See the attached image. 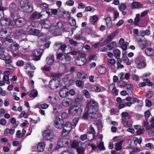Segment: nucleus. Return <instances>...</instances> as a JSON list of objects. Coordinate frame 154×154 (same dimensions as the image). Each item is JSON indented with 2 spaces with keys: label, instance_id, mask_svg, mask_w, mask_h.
Instances as JSON below:
<instances>
[{
  "label": "nucleus",
  "instance_id": "obj_10",
  "mask_svg": "<svg viewBox=\"0 0 154 154\" xmlns=\"http://www.w3.org/2000/svg\"><path fill=\"white\" fill-rule=\"evenodd\" d=\"M62 119L59 117H57L54 120L55 126L58 129L61 128L63 127V125L61 123Z\"/></svg>",
  "mask_w": 154,
  "mask_h": 154
},
{
  "label": "nucleus",
  "instance_id": "obj_46",
  "mask_svg": "<svg viewBox=\"0 0 154 154\" xmlns=\"http://www.w3.org/2000/svg\"><path fill=\"white\" fill-rule=\"evenodd\" d=\"M71 131L70 130H69L68 129H66L63 128L62 132V135L63 136H66Z\"/></svg>",
  "mask_w": 154,
  "mask_h": 154
},
{
  "label": "nucleus",
  "instance_id": "obj_51",
  "mask_svg": "<svg viewBox=\"0 0 154 154\" xmlns=\"http://www.w3.org/2000/svg\"><path fill=\"white\" fill-rule=\"evenodd\" d=\"M122 59L126 63L127 65H129L131 64V62L129 61V59L127 57H123Z\"/></svg>",
  "mask_w": 154,
  "mask_h": 154
},
{
  "label": "nucleus",
  "instance_id": "obj_63",
  "mask_svg": "<svg viewBox=\"0 0 154 154\" xmlns=\"http://www.w3.org/2000/svg\"><path fill=\"white\" fill-rule=\"evenodd\" d=\"M92 88L94 89V91L97 92L100 91L101 90L100 88L96 86H93Z\"/></svg>",
  "mask_w": 154,
  "mask_h": 154
},
{
  "label": "nucleus",
  "instance_id": "obj_58",
  "mask_svg": "<svg viewBox=\"0 0 154 154\" xmlns=\"http://www.w3.org/2000/svg\"><path fill=\"white\" fill-rule=\"evenodd\" d=\"M112 91L113 94L115 95H118L119 91L116 89V87H115V86H114V87L112 89Z\"/></svg>",
  "mask_w": 154,
  "mask_h": 154
},
{
  "label": "nucleus",
  "instance_id": "obj_41",
  "mask_svg": "<svg viewBox=\"0 0 154 154\" xmlns=\"http://www.w3.org/2000/svg\"><path fill=\"white\" fill-rule=\"evenodd\" d=\"M75 84L77 87L81 88H83L84 86L83 82L80 80H77Z\"/></svg>",
  "mask_w": 154,
  "mask_h": 154
},
{
  "label": "nucleus",
  "instance_id": "obj_19",
  "mask_svg": "<svg viewBox=\"0 0 154 154\" xmlns=\"http://www.w3.org/2000/svg\"><path fill=\"white\" fill-rule=\"evenodd\" d=\"M138 43L139 46L142 48H145L147 45V40L144 38L143 40L141 39H139L138 40Z\"/></svg>",
  "mask_w": 154,
  "mask_h": 154
},
{
  "label": "nucleus",
  "instance_id": "obj_64",
  "mask_svg": "<svg viewBox=\"0 0 154 154\" xmlns=\"http://www.w3.org/2000/svg\"><path fill=\"white\" fill-rule=\"evenodd\" d=\"M74 4V2L72 0H69L66 2V4L69 6H72Z\"/></svg>",
  "mask_w": 154,
  "mask_h": 154
},
{
  "label": "nucleus",
  "instance_id": "obj_49",
  "mask_svg": "<svg viewBox=\"0 0 154 154\" xmlns=\"http://www.w3.org/2000/svg\"><path fill=\"white\" fill-rule=\"evenodd\" d=\"M118 85L121 87H125L126 85V82L123 81H119L118 83Z\"/></svg>",
  "mask_w": 154,
  "mask_h": 154
},
{
  "label": "nucleus",
  "instance_id": "obj_25",
  "mask_svg": "<svg viewBox=\"0 0 154 154\" xmlns=\"http://www.w3.org/2000/svg\"><path fill=\"white\" fill-rule=\"evenodd\" d=\"M123 142V140H121L116 143L115 148L116 151H119L122 149V145Z\"/></svg>",
  "mask_w": 154,
  "mask_h": 154
},
{
  "label": "nucleus",
  "instance_id": "obj_57",
  "mask_svg": "<svg viewBox=\"0 0 154 154\" xmlns=\"http://www.w3.org/2000/svg\"><path fill=\"white\" fill-rule=\"evenodd\" d=\"M78 154H84V150L82 148H79L77 149Z\"/></svg>",
  "mask_w": 154,
  "mask_h": 154
},
{
  "label": "nucleus",
  "instance_id": "obj_26",
  "mask_svg": "<svg viewBox=\"0 0 154 154\" xmlns=\"http://www.w3.org/2000/svg\"><path fill=\"white\" fill-rule=\"evenodd\" d=\"M98 106L97 103L93 100H91L88 103L87 107L92 106L93 107H97Z\"/></svg>",
  "mask_w": 154,
  "mask_h": 154
},
{
  "label": "nucleus",
  "instance_id": "obj_16",
  "mask_svg": "<svg viewBox=\"0 0 154 154\" xmlns=\"http://www.w3.org/2000/svg\"><path fill=\"white\" fill-rule=\"evenodd\" d=\"M42 15L39 12L35 11L34 12L31 17V19L32 20H34L35 19L41 18Z\"/></svg>",
  "mask_w": 154,
  "mask_h": 154
},
{
  "label": "nucleus",
  "instance_id": "obj_62",
  "mask_svg": "<svg viewBox=\"0 0 154 154\" xmlns=\"http://www.w3.org/2000/svg\"><path fill=\"white\" fill-rule=\"evenodd\" d=\"M133 85L131 84H127L126 83V85L125 87H126L127 89H129L131 91H132L133 90Z\"/></svg>",
  "mask_w": 154,
  "mask_h": 154
},
{
  "label": "nucleus",
  "instance_id": "obj_45",
  "mask_svg": "<svg viewBox=\"0 0 154 154\" xmlns=\"http://www.w3.org/2000/svg\"><path fill=\"white\" fill-rule=\"evenodd\" d=\"M94 134L88 132L87 134V139H88L89 140H93L94 137Z\"/></svg>",
  "mask_w": 154,
  "mask_h": 154
},
{
  "label": "nucleus",
  "instance_id": "obj_33",
  "mask_svg": "<svg viewBox=\"0 0 154 154\" xmlns=\"http://www.w3.org/2000/svg\"><path fill=\"white\" fill-rule=\"evenodd\" d=\"M19 48V45L16 42L13 43L11 48L14 51H16Z\"/></svg>",
  "mask_w": 154,
  "mask_h": 154
},
{
  "label": "nucleus",
  "instance_id": "obj_11",
  "mask_svg": "<svg viewBox=\"0 0 154 154\" xmlns=\"http://www.w3.org/2000/svg\"><path fill=\"white\" fill-rule=\"evenodd\" d=\"M69 140L66 138L60 139L58 143V145L63 147L66 146L69 143Z\"/></svg>",
  "mask_w": 154,
  "mask_h": 154
},
{
  "label": "nucleus",
  "instance_id": "obj_18",
  "mask_svg": "<svg viewBox=\"0 0 154 154\" xmlns=\"http://www.w3.org/2000/svg\"><path fill=\"white\" fill-rule=\"evenodd\" d=\"M55 45L59 48V49L62 51L63 53L66 54L65 49L66 48V46L65 44L62 45L61 43H56Z\"/></svg>",
  "mask_w": 154,
  "mask_h": 154
},
{
  "label": "nucleus",
  "instance_id": "obj_59",
  "mask_svg": "<svg viewBox=\"0 0 154 154\" xmlns=\"http://www.w3.org/2000/svg\"><path fill=\"white\" fill-rule=\"evenodd\" d=\"M93 24H94L97 20L98 19V16L97 15L93 16L91 17Z\"/></svg>",
  "mask_w": 154,
  "mask_h": 154
},
{
  "label": "nucleus",
  "instance_id": "obj_52",
  "mask_svg": "<svg viewBox=\"0 0 154 154\" xmlns=\"http://www.w3.org/2000/svg\"><path fill=\"white\" fill-rule=\"evenodd\" d=\"M74 39L76 40H80L83 39L82 34H76L74 35Z\"/></svg>",
  "mask_w": 154,
  "mask_h": 154
},
{
  "label": "nucleus",
  "instance_id": "obj_2",
  "mask_svg": "<svg viewBox=\"0 0 154 154\" xmlns=\"http://www.w3.org/2000/svg\"><path fill=\"white\" fill-rule=\"evenodd\" d=\"M82 111V108L81 107H78L77 104H75L73 106L70 107L69 110V114L70 115L75 116L77 114L79 111L81 113Z\"/></svg>",
  "mask_w": 154,
  "mask_h": 154
},
{
  "label": "nucleus",
  "instance_id": "obj_38",
  "mask_svg": "<svg viewBox=\"0 0 154 154\" xmlns=\"http://www.w3.org/2000/svg\"><path fill=\"white\" fill-rule=\"evenodd\" d=\"M146 65V63L144 61H142L140 62L137 64V67L139 69H143L144 68Z\"/></svg>",
  "mask_w": 154,
  "mask_h": 154
},
{
  "label": "nucleus",
  "instance_id": "obj_32",
  "mask_svg": "<svg viewBox=\"0 0 154 154\" xmlns=\"http://www.w3.org/2000/svg\"><path fill=\"white\" fill-rule=\"evenodd\" d=\"M140 15L139 14H137L136 17L135 18L134 21V25L137 26L138 24V23L139 22L140 18Z\"/></svg>",
  "mask_w": 154,
  "mask_h": 154
},
{
  "label": "nucleus",
  "instance_id": "obj_29",
  "mask_svg": "<svg viewBox=\"0 0 154 154\" xmlns=\"http://www.w3.org/2000/svg\"><path fill=\"white\" fill-rule=\"evenodd\" d=\"M56 29L58 30H61L64 29V27L63 23L61 22L57 23L56 26Z\"/></svg>",
  "mask_w": 154,
  "mask_h": 154
},
{
  "label": "nucleus",
  "instance_id": "obj_3",
  "mask_svg": "<svg viewBox=\"0 0 154 154\" xmlns=\"http://www.w3.org/2000/svg\"><path fill=\"white\" fill-rule=\"evenodd\" d=\"M42 135L44 139L45 140H51L54 136L53 131L49 129L45 131L42 133Z\"/></svg>",
  "mask_w": 154,
  "mask_h": 154
},
{
  "label": "nucleus",
  "instance_id": "obj_27",
  "mask_svg": "<svg viewBox=\"0 0 154 154\" xmlns=\"http://www.w3.org/2000/svg\"><path fill=\"white\" fill-rule=\"evenodd\" d=\"M17 35L19 37H23L26 35V32L23 29H21L18 32Z\"/></svg>",
  "mask_w": 154,
  "mask_h": 154
},
{
  "label": "nucleus",
  "instance_id": "obj_60",
  "mask_svg": "<svg viewBox=\"0 0 154 154\" xmlns=\"http://www.w3.org/2000/svg\"><path fill=\"white\" fill-rule=\"evenodd\" d=\"M97 146L98 148L100 149H104V146L103 142L99 143V144Z\"/></svg>",
  "mask_w": 154,
  "mask_h": 154
},
{
  "label": "nucleus",
  "instance_id": "obj_37",
  "mask_svg": "<svg viewBox=\"0 0 154 154\" xmlns=\"http://www.w3.org/2000/svg\"><path fill=\"white\" fill-rule=\"evenodd\" d=\"M10 8L11 10V12H14L18 9V7L15 4H12L10 5Z\"/></svg>",
  "mask_w": 154,
  "mask_h": 154
},
{
  "label": "nucleus",
  "instance_id": "obj_48",
  "mask_svg": "<svg viewBox=\"0 0 154 154\" xmlns=\"http://www.w3.org/2000/svg\"><path fill=\"white\" fill-rule=\"evenodd\" d=\"M83 99V97L81 95H79L77 96V98L75 99V102H79L82 101Z\"/></svg>",
  "mask_w": 154,
  "mask_h": 154
},
{
  "label": "nucleus",
  "instance_id": "obj_9",
  "mask_svg": "<svg viewBox=\"0 0 154 154\" xmlns=\"http://www.w3.org/2000/svg\"><path fill=\"white\" fill-rule=\"evenodd\" d=\"M43 52V51L41 49H38L33 51V55L36 57L35 59V60H40Z\"/></svg>",
  "mask_w": 154,
  "mask_h": 154
},
{
  "label": "nucleus",
  "instance_id": "obj_30",
  "mask_svg": "<svg viewBox=\"0 0 154 154\" xmlns=\"http://www.w3.org/2000/svg\"><path fill=\"white\" fill-rule=\"evenodd\" d=\"M4 8L0 6V21H1L2 22L4 21L5 22L7 21V19H5L4 20L2 19V17H3V12Z\"/></svg>",
  "mask_w": 154,
  "mask_h": 154
},
{
  "label": "nucleus",
  "instance_id": "obj_61",
  "mask_svg": "<svg viewBox=\"0 0 154 154\" xmlns=\"http://www.w3.org/2000/svg\"><path fill=\"white\" fill-rule=\"evenodd\" d=\"M153 96V93L152 91H149L148 92L146 95V96L148 98H150Z\"/></svg>",
  "mask_w": 154,
  "mask_h": 154
},
{
  "label": "nucleus",
  "instance_id": "obj_36",
  "mask_svg": "<svg viewBox=\"0 0 154 154\" xmlns=\"http://www.w3.org/2000/svg\"><path fill=\"white\" fill-rule=\"evenodd\" d=\"M38 94V91L36 90H32L31 93L29 94V95L31 97H36Z\"/></svg>",
  "mask_w": 154,
  "mask_h": 154
},
{
  "label": "nucleus",
  "instance_id": "obj_44",
  "mask_svg": "<svg viewBox=\"0 0 154 154\" xmlns=\"http://www.w3.org/2000/svg\"><path fill=\"white\" fill-rule=\"evenodd\" d=\"M47 62L49 65L52 64L54 61V56H52L47 58Z\"/></svg>",
  "mask_w": 154,
  "mask_h": 154
},
{
  "label": "nucleus",
  "instance_id": "obj_17",
  "mask_svg": "<svg viewBox=\"0 0 154 154\" xmlns=\"http://www.w3.org/2000/svg\"><path fill=\"white\" fill-rule=\"evenodd\" d=\"M77 75V77L79 79H84L88 78L87 75L84 72H78Z\"/></svg>",
  "mask_w": 154,
  "mask_h": 154
},
{
  "label": "nucleus",
  "instance_id": "obj_14",
  "mask_svg": "<svg viewBox=\"0 0 154 154\" xmlns=\"http://www.w3.org/2000/svg\"><path fill=\"white\" fill-rule=\"evenodd\" d=\"M63 55V57L60 59V60L63 62L69 63L70 62L71 57L68 54V53L65 54Z\"/></svg>",
  "mask_w": 154,
  "mask_h": 154
},
{
  "label": "nucleus",
  "instance_id": "obj_22",
  "mask_svg": "<svg viewBox=\"0 0 154 154\" xmlns=\"http://www.w3.org/2000/svg\"><path fill=\"white\" fill-rule=\"evenodd\" d=\"M73 75L72 74H68L66 75L64 77V79L66 82L68 81L69 83H71L73 82Z\"/></svg>",
  "mask_w": 154,
  "mask_h": 154
},
{
  "label": "nucleus",
  "instance_id": "obj_50",
  "mask_svg": "<svg viewBox=\"0 0 154 154\" xmlns=\"http://www.w3.org/2000/svg\"><path fill=\"white\" fill-rule=\"evenodd\" d=\"M97 115L92 113L88 112V117L90 119H94L97 118Z\"/></svg>",
  "mask_w": 154,
  "mask_h": 154
},
{
  "label": "nucleus",
  "instance_id": "obj_20",
  "mask_svg": "<svg viewBox=\"0 0 154 154\" xmlns=\"http://www.w3.org/2000/svg\"><path fill=\"white\" fill-rule=\"evenodd\" d=\"M57 82V81L55 80H51L50 82L49 87L53 89L57 88L58 87L57 85H56Z\"/></svg>",
  "mask_w": 154,
  "mask_h": 154
},
{
  "label": "nucleus",
  "instance_id": "obj_56",
  "mask_svg": "<svg viewBox=\"0 0 154 154\" xmlns=\"http://www.w3.org/2000/svg\"><path fill=\"white\" fill-rule=\"evenodd\" d=\"M83 93L87 98H88L90 97L88 91L86 90H84L83 91Z\"/></svg>",
  "mask_w": 154,
  "mask_h": 154
},
{
  "label": "nucleus",
  "instance_id": "obj_23",
  "mask_svg": "<svg viewBox=\"0 0 154 154\" xmlns=\"http://www.w3.org/2000/svg\"><path fill=\"white\" fill-rule=\"evenodd\" d=\"M87 107L88 109V112L96 114V112L98 111V108L97 107L91 106Z\"/></svg>",
  "mask_w": 154,
  "mask_h": 154
},
{
  "label": "nucleus",
  "instance_id": "obj_55",
  "mask_svg": "<svg viewBox=\"0 0 154 154\" xmlns=\"http://www.w3.org/2000/svg\"><path fill=\"white\" fill-rule=\"evenodd\" d=\"M48 7V5L45 3H42L40 5V8L44 10L46 9Z\"/></svg>",
  "mask_w": 154,
  "mask_h": 154
},
{
  "label": "nucleus",
  "instance_id": "obj_24",
  "mask_svg": "<svg viewBox=\"0 0 154 154\" xmlns=\"http://www.w3.org/2000/svg\"><path fill=\"white\" fill-rule=\"evenodd\" d=\"M97 70L98 72L101 74L105 73L106 71V68L102 66L99 67L97 69Z\"/></svg>",
  "mask_w": 154,
  "mask_h": 154
},
{
  "label": "nucleus",
  "instance_id": "obj_31",
  "mask_svg": "<svg viewBox=\"0 0 154 154\" xmlns=\"http://www.w3.org/2000/svg\"><path fill=\"white\" fill-rule=\"evenodd\" d=\"M122 120L123 124L125 127L127 128L129 127H130L131 124L128 123V119H125L124 118H122Z\"/></svg>",
  "mask_w": 154,
  "mask_h": 154
},
{
  "label": "nucleus",
  "instance_id": "obj_42",
  "mask_svg": "<svg viewBox=\"0 0 154 154\" xmlns=\"http://www.w3.org/2000/svg\"><path fill=\"white\" fill-rule=\"evenodd\" d=\"M15 25H16V20H11L10 21L8 26L10 28H11L14 27Z\"/></svg>",
  "mask_w": 154,
  "mask_h": 154
},
{
  "label": "nucleus",
  "instance_id": "obj_43",
  "mask_svg": "<svg viewBox=\"0 0 154 154\" xmlns=\"http://www.w3.org/2000/svg\"><path fill=\"white\" fill-rule=\"evenodd\" d=\"M122 118H124L127 119H130L131 116L129 115V114L127 112H123L122 113Z\"/></svg>",
  "mask_w": 154,
  "mask_h": 154
},
{
  "label": "nucleus",
  "instance_id": "obj_8",
  "mask_svg": "<svg viewBox=\"0 0 154 154\" xmlns=\"http://www.w3.org/2000/svg\"><path fill=\"white\" fill-rule=\"evenodd\" d=\"M32 26V25L28 26L26 29L27 31L29 32L30 34L32 35L36 36L38 35L40 32L39 30L36 29H32L31 28Z\"/></svg>",
  "mask_w": 154,
  "mask_h": 154
},
{
  "label": "nucleus",
  "instance_id": "obj_5",
  "mask_svg": "<svg viewBox=\"0 0 154 154\" xmlns=\"http://www.w3.org/2000/svg\"><path fill=\"white\" fill-rule=\"evenodd\" d=\"M42 26L43 28L45 29H49L50 31L52 30L54 28V26H51V23L50 21L47 20L43 21L42 23Z\"/></svg>",
  "mask_w": 154,
  "mask_h": 154
},
{
  "label": "nucleus",
  "instance_id": "obj_34",
  "mask_svg": "<svg viewBox=\"0 0 154 154\" xmlns=\"http://www.w3.org/2000/svg\"><path fill=\"white\" fill-rule=\"evenodd\" d=\"M114 53L115 57L117 59H119L121 54L120 51L118 49H116L114 50Z\"/></svg>",
  "mask_w": 154,
  "mask_h": 154
},
{
  "label": "nucleus",
  "instance_id": "obj_39",
  "mask_svg": "<svg viewBox=\"0 0 154 154\" xmlns=\"http://www.w3.org/2000/svg\"><path fill=\"white\" fill-rule=\"evenodd\" d=\"M116 45V42L114 41L110 43L107 46L109 50H111Z\"/></svg>",
  "mask_w": 154,
  "mask_h": 154
},
{
  "label": "nucleus",
  "instance_id": "obj_1",
  "mask_svg": "<svg viewBox=\"0 0 154 154\" xmlns=\"http://www.w3.org/2000/svg\"><path fill=\"white\" fill-rule=\"evenodd\" d=\"M21 8L22 10L26 12H30L33 10L31 5L28 0H21L20 1Z\"/></svg>",
  "mask_w": 154,
  "mask_h": 154
},
{
  "label": "nucleus",
  "instance_id": "obj_12",
  "mask_svg": "<svg viewBox=\"0 0 154 154\" xmlns=\"http://www.w3.org/2000/svg\"><path fill=\"white\" fill-rule=\"evenodd\" d=\"M72 100L71 99L66 98L64 99L62 101L63 105L65 107H67L72 103Z\"/></svg>",
  "mask_w": 154,
  "mask_h": 154
},
{
  "label": "nucleus",
  "instance_id": "obj_21",
  "mask_svg": "<svg viewBox=\"0 0 154 154\" xmlns=\"http://www.w3.org/2000/svg\"><path fill=\"white\" fill-rule=\"evenodd\" d=\"M146 54L148 56H152L154 55V50L151 48H148L145 51Z\"/></svg>",
  "mask_w": 154,
  "mask_h": 154
},
{
  "label": "nucleus",
  "instance_id": "obj_28",
  "mask_svg": "<svg viewBox=\"0 0 154 154\" xmlns=\"http://www.w3.org/2000/svg\"><path fill=\"white\" fill-rule=\"evenodd\" d=\"M132 6L134 8H140L143 7V5L140 3L138 2H134L132 3Z\"/></svg>",
  "mask_w": 154,
  "mask_h": 154
},
{
  "label": "nucleus",
  "instance_id": "obj_13",
  "mask_svg": "<svg viewBox=\"0 0 154 154\" xmlns=\"http://www.w3.org/2000/svg\"><path fill=\"white\" fill-rule=\"evenodd\" d=\"M69 91L67 88H64L60 90L59 95L61 97H66L68 94Z\"/></svg>",
  "mask_w": 154,
  "mask_h": 154
},
{
  "label": "nucleus",
  "instance_id": "obj_7",
  "mask_svg": "<svg viewBox=\"0 0 154 154\" xmlns=\"http://www.w3.org/2000/svg\"><path fill=\"white\" fill-rule=\"evenodd\" d=\"M26 23L25 19L23 18H18L16 20V26L19 27L23 26Z\"/></svg>",
  "mask_w": 154,
  "mask_h": 154
},
{
  "label": "nucleus",
  "instance_id": "obj_54",
  "mask_svg": "<svg viewBox=\"0 0 154 154\" xmlns=\"http://www.w3.org/2000/svg\"><path fill=\"white\" fill-rule=\"evenodd\" d=\"M79 53H82L80 52H79L74 50H73V51H72L71 52V54L72 55H76L78 54L79 56L81 55V54H79Z\"/></svg>",
  "mask_w": 154,
  "mask_h": 154
},
{
  "label": "nucleus",
  "instance_id": "obj_4",
  "mask_svg": "<svg viewBox=\"0 0 154 154\" xmlns=\"http://www.w3.org/2000/svg\"><path fill=\"white\" fill-rule=\"evenodd\" d=\"M81 55L76 58L75 62L77 65L81 66L84 65L86 62L87 60L85 58V54L82 53H79Z\"/></svg>",
  "mask_w": 154,
  "mask_h": 154
},
{
  "label": "nucleus",
  "instance_id": "obj_35",
  "mask_svg": "<svg viewBox=\"0 0 154 154\" xmlns=\"http://www.w3.org/2000/svg\"><path fill=\"white\" fill-rule=\"evenodd\" d=\"M63 128L66 129H68L69 130L71 131L72 129V125L71 123L69 122H67L63 126Z\"/></svg>",
  "mask_w": 154,
  "mask_h": 154
},
{
  "label": "nucleus",
  "instance_id": "obj_40",
  "mask_svg": "<svg viewBox=\"0 0 154 154\" xmlns=\"http://www.w3.org/2000/svg\"><path fill=\"white\" fill-rule=\"evenodd\" d=\"M11 56L8 54L5 57V63L7 64H9L12 63V60L11 59Z\"/></svg>",
  "mask_w": 154,
  "mask_h": 154
},
{
  "label": "nucleus",
  "instance_id": "obj_47",
  "mask_svg": "<svg viewBox=\"0 0 154 154\" xmlns=\"http://www.w3.org/2000/svg\"><path fill=\"white\" fill-rule=\"evenodd\" d=\"M126 5L125 3H122L119 6V9L120 11H122L125 10L126 8Z\"/></svg>",
  "mask_w": 154,
  "mask_h": 154
},
{
  "label": "nucleus",
  "instance_id": "obj_6",
  "mask_svg": "<svg viewBox=\"0 0 154 154\" xmlns=\"http://www.w3.org/2000/svg\"><path fill=\"white\" fill-rule=\"evenodd\" d=\"M118 33V32L117 31H115L112 32L107 37L106 39L104 41V44L106 45L108 42L112 41Z\"/></svg>",
  "mask_w": 154,
  "mask_h": 154
},
{
  "label": "nucleus",
  "instance_id": "obj_53",
  "mask_svg": "<svg viewBox=\"0 0 154 154\" xmlns=\"http://www.w3.org/2000/svg\"><path fill=\"white\" fill-rule=\"evenodd\" d=\"M69 43L74 46H76L77 44V41L74 40L72 38H70L69 40Z\"/></svg>",
  "mask_w": 154,
  "mask_h": 154
},
{
  "label": "nucleus",
  "instance_id": "obj_15",
  "mask_svg": "<svg viewBox=\"0 0 154 154\" xmlns=\"http://www.w3.org/2000/svg\"><path fill=\"white\" fill-rule=\"evenodd\" d=\"M45 147V144L44 142L38 143L37 144V151L38 152H43Z\"/></svg>",
  "mask_w": 154,
  "mask_h": 154
}]
</instances>
